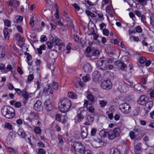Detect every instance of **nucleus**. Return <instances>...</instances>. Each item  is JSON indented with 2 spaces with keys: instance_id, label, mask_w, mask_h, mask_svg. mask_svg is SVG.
Returning a JSON list of instances; mask_svg holds the SVG:
<instances>
[{
  "instance_id": "nucleus-3",
  "label": "nucleus",
  "mask_w": 154,
  "mask_h": 154,
  "mask_svg": "<svg viewBox=\"0 0 154 154\" xmlns=\"http://www.w3.org/2000/svg\"><path fill=\"white\" fill-rule=\"evenodd\" d=\"M75 154H82L85 150V146L79 142H76L74 144Z\"/></svg>"
},
{
  "instance_id": "nucleus-12",
  "label": "nucleus",
  "mask_w": 154,
  "mask_h": 154,
  "mask_svg": "<svg viewBox=\"0 0 154 154\" xmlns=\"http://www.w3.org/2000/svg\"><path fill=\"white\" fill-rule=\"evenodd\" d=\"M45 107L48 111H51L53 108L51 101L49 100H46L44 102Z\"/></svg>"
},
{
  "instance_id": "nucleus-45",
  "label": "nucleus",
  "mask_w": 154,
  "mask_h": 154,
  "mask_svg": "<svg viewBox=\"0 0 154 154\" xmlns=\"http://www.w3.org/2000/svg\"><path fill=\"white\" fill-rule=\"evenodd\" d=\"M87 98L91 102H93L94 100V97L91 94L88 95L87 96Z\"/></svg>"
},
{
  "instance_id": "nucleus-22",
  "label": "nucleus",
  "mask_w": 154,
  "mask_h": 154,
  "mask_svg": "<svg viewBox=\"0 0 154 154\" xmlns=\"http://www.w3.org/2000/svg\"><path fill=\"white\" fill-rule=\"evenodd\" d=\"M17 134L21 138H24L26 137V135L25 132L22 128H19Z\"/></svg>"
},
{
  "instance_id": "nucleus-59",
  "label": "nucleus",
  "mask_w": 154,
  "mask_h": 154,
  "mask_svg": "<svg viewBox=\"0 0 154 154\" xmlns=\"http://www.w3.org/2000/svg\"><path fill=\"white\" fill-rule=\"evenodd\" d=\"M16 28L17 30L20 32L23 33V29L21 26L18 25L17 26Z\"/></svg>"
},
{
  "instance_id": "nucleus-2",
  "label": "nucleus",
  "mask_w": 154,
  "mask_h": 154,
  "mask_svg": "<svg viewBox=\"0 0 154 154\" xmlns=\"http://www.w3.org/2000/svg\"><path fill=\"white\" fill-rule=\"evenodd\" d=\"M1 113L4 116L9 119L13 118L15 114L14 109L8 106H4L2 108Z\"/></svg>"
},
{
  "instance_id": "nucleus-15",
  "label": "nucleus",
  "mask_w": 154,
  "mask_h": 154,
  "mask_svg": "<svg viewBox=\"0 0 154 154\" xmlns=\"http://www.w3.org/2000/svg\"><path fill=\"white\" fill-rule=\"evenodd\" d=\"M88 134V128L86 127H82L81 129V134L83 139L86 137Z\"/></svg>"
},
{
  "instance_id": "nucleus-18",
  "label": "nucleus",
  "mask_w": 154,
  "mask_h": 154,
  "mask_svg": "<svg viewBox=\"0 0 154 154\" xmlns=\"http://www.w3.org/2000/svg\"><path fill=\"white\" fill-rule=\"evenodd\" d=\"M54 41H55V39L52 38V36L50 38V41L48 42L46 44L47 45L48 48L50 49L52 48L54 46L56 48L57 47L55 46Z\"/></svg>"
},
{
  "instance_id": "nucleus-54",
  "label": "nucleus",
  "mask_w": 154,
  "mask_h": 154,
  "mask_svg": "<svg viewBox=\"0 0 154 154\" xmlns=\"http://www.w3.org/2000/svg\"><path fill=\"white\" fill-rule=\"evenodd\" d=\"M38 152V154H45V151L44 149L42 148L39 149Z\"/></svg>"
},
{
  "instance_id": "nucleus-9",
  "label": "nucleus",
  "mask_w": 154,
  "mask_h": 154,
  "mask_svg": "<svg viewBox=\"0 0 154 154\" xmlns=\"http://www.w3.org/2000/svg\"><path fill=\"white\" fill-rule=\"evenodd\" d=\"M116 87L117 89L120 92H126L129 88L128 86L126 84H125L123 85L121 82L119 83L118 85H116Z\"/></svg>"
},
{
  "instance_id": "nucleus-30",
  "label": "nucleus",
  "mask_w": 154,
  "mask_h": 154,
  "mask_svg": "<svg viewBox=\"0 0 154 154\" xmlns=\"http://www.w3.org/2000/svg\"><path fill=\"white\" fill-rule=\"evenodd\" d=\"M99 103L101 108H104L107 105V102L106 100H100L99 101Z\"/></svg>"
},
{
  "instance_id": "nucleus-33",
  "label": "nucleus",
  "mask_w": 154,
  "mask_h": 154,
  "mask_svg": "<svg viewBox=\"0 0 154 154\" xmlns=\"http://www.w3.org/2000/svg\"><path fill=\"white\" fill-rule=\"evenodd\" d=\"M102 142V140L101 139H99L97 140V141H94L93 143V144L95 146H96L95 147L98 148L100 146V145Z\"/></svg>"
},
{
  "instance_id": "nucleus-61",
  "label": "nucleus",
  "mask_w": 154,
  "mask_h": 154,
  "mask_svg": "<svg viewBox=\"0 0 154 154\" xmlns=\"http://www.w3.org/2000/svg\"><path fill=\"white\" fill-rule=\"evenodd\" d=\"M103 32L104 35L106 36H107L109 34V32L106 29H104L103 31Z\"/></svg>"
},
{
  "instance_id": "nucleus-29",
  "label": "nucleus",
  "mask_w": 154,
  "mask_h": 154,
  "mask_svg": "<svg viewBox=\"0 0 154 154\" xmlns=\"http://www.w3.org/2000/svg\"><path fill=\"white\" fill-rule=\"evenodd\" d=\"M101 137H105L108 135V133L106 130H103L101 131L99 133Z\"/></svg>"
},
{
  "instance_id": "nucleus-49",
  "label": "nucleus",
  "mask_w": 154,
  "mask_h": 154,
  "mask_svg": "<svg viewBox=\"0 0 154 154\" xmlns=\"http://www.w3.org/2000/svg\"><path fill=\"white\" fill-rule=\"evenodd\" d=\"M150 94V96L151 97H154V90L150 89L148 91Z\"/></svg>"
},
{
  "instance_id": "nucleus-1",
  "label": "nucleus",
  "mask_w": 154,
  "mask_h": 154,
  "mask_svg": "<svg viewBox=\"0 0 154 154\" xmlns=\"http://www.w3.org/2000/svg\"><path fill=\"white\" fill-rule=\"evenodd\" d=\"M58 107L61 112H66L69 111L72 106L71 100L67 98H63L59 101Z\"/></svg>"
},
{
  "instance_id": "nucleus-48",
  "label": "nucleus",
  "mask_w": 154,
  "mask_h": 154,
  "mask_svg": "<svg viewBox=\"0 0 154 154\" xmlns=\"http://www.w3.org/2000/svg\"><path fill=\"white\" fill-rule=\"evenodd\" d=\"M132 38H133V40L135 42H138L139 41V38L138 37H136L134 36H131L130 37L129 39L131 41H132Z\"/></svg>"
},
{
  "instance_id": "nucleus-5",
  "label": "nucleus",
  "mask_w": 154,
  "mask_h": 154,
  "mask_svg": "<svg viewBox=\"0 0 154 154\" xmlns=\"http://www.w3.org/2000/svg\"><path fill=\"white\" fill-rule=\"evenodd\" d=\"M121 131L119 128H116L112 130H110L108 133V137L110 139H113L119 136Z\"/></svg>"
},
{
  "instance_id": "nucleus-10",
  "label": "nucleus",
  "mask_w": 154,
  "mask_h": 154,
  "mask_svg": "<svg viewBox=\"0 0 154 154\" xmlns=\"http://www.w3.org/2000/svg\"><path fill=\"white\" fill-rule=\"evenodd\" d=\"M51 84H47L43 89V92L45 94L48 93V94H52L54 92V90L51 88Z\"/></svg>"
},
{
  "instance_id": "nucleus-56",
  "label": "nucleus",
  "mask_w": 154,
  "mask_h": 154,
  "mask_svg": "<svg viewBox=\"0 0 154 154\" xmlns=\"http://www.w3.org/2000/svg\"><path fill=\"white\" fill-rule=\"evenodd\" d=\"M129 136L131 139H134L135 137V133L134 132H131L130 133H129Z\"/></svg>"
},
{
  "instance_id": "nucleus-37",
  "label": "nucleus",
  "mask_w": 154,
  "mask_h": 154,
  "mask_svg": "<svg viewBox=\"0 0 154 154\" xmlns=\"http://www.w3.org/2000/svg\"><path fill=\"white\" fill-rule=\"evenodd\" d=\"M91 49L90 47H87L85 49L86 54H85L86 57H91V55L89 54V53L91 52Z\"/></svg>"
},
{
  "instance_id": "nucleus-34",
  "label": "nucleus",
  "mask_w": 154,
  "mask_h": 154,
  "mask_svg": "<svg viewBox=\"0 0 154 154\" xmlns=\"http://www.w3.org/2000/svg\"><path fill=\"white\" fill-rule=\"evenodd\" d=\"M57 138L58 140V143L61 145H62L64 143L63 138L62 136L60 134L57 135Z\"/></svg>"
},
{
  "instance_id": "nucleus-38",
  "label": "nucleus",
  "mask_w": 154,
  "mask_h": 154,
  "mask_svg": "<svg viewBox=\"0 0 154 154\" xmlns=\"http://www.w3.org/2000/svg\"><path fill=\"white\" fill-rule=\"evenodd\" d=\"M51 84V88H52L54 90H57L58 87V83L56 82H54Z\"/></svg>"
},
{
  "instance_id": "nucleus-58",
  "label": "nucleus",
  "mask_w": 154,
  "mask_h": 154,
  "mask_svg": "<svg viewBox=\"0 0 154 154\" xmlns=\"http://www.w3.org/2000/svg\"><path fill=\"white\" fill-rule=\"evenodd\" d=\"M139 110L138 108H136L134 109L133 111V115L135 116H137L139 113Z\"/></svg>"
},
{
  "instance_id": "nucleus-39",
  "label": "nucleus",
  "mask_w": 154,
  "mask_h": 154,
  "mask_svg": "<svg viewBox=\"0 0 154 154\" xmlns=\"http://www.w3.org/2000/svg\"><path fill=\"white\" fill-rule=\"evenodd\" d=\"M78 120L80 122L82 121L84 119V116L81 113H78L76 116Z\"/></svg>"
},
{
  "instance_id": "nucleus-50",
  "label": "nucleus",
  "mask_w": 154,
  "mask_h": 154,
  "mask_svg": "<svg viewBox=\"0 0 154 154\" xmlns=\"http://www.w3.org/2000/svg\"><path fill=\"white\" fill-rule=\"evenodd\" d=\"M97 131V129L95 128H93L91 131V135L92 136H94Z\"/></svg>"
},
{
  "instance_id": "nucleus-35",
  "label": "nucleus",
  "mask_w": 154,
  "mask_h": 154,
  "mask_svg": "<svg viewBox=\"0 0 154 154\" xmlns=\"http://www.w3.org/2000/svg\"><path fill=\"white\" fill-rule=\"evenodd\" d=\"M30 117L33 118V119H38V114L35 112H32L29 115Z\"/></svg>"
},
{
  "instance_id": "nucleus-14",
  "label": "nucleus",
  "mask_w": 154,
  "mask_h": 154,
  "mask_svg": "<svg viewBox=\"0 0 154 154\" xmlns=\"http://www.w3.org/2000/svg\"><path fill=\"white\" fill-rule=\"evenodd\" d=\"M34 108L37 111H40L42 109V102L40 100H37L34 104Z\"/></svg>"
},
{
  "instance_id": "nucleus-53",
  "label": "nucleus",
  "mask_w": 154,
  "mask_h": 154,
  "mask_svg": "<svg viewBox=\"0 0 154 154\" xmlns=\"http://www.w3.org/2000/svg\"><path fill=\"white\" fill-rule=\"evenodd\" d=\"M146 60V59L144 57H140L139 59V61L141 64H143L145 62Z\"/></svg>"
},
{
  "instance_id": "nucleus-32",
  "label": "nucleus",
  "mask_w": 154,
  "mask_h": 154,
  "mask_svg": "<svg viewBox=\"0 0 154 154\" xmlns=\"http://www.w3.org/2000/svg\"><path fill=\"white\" fill-rule=\"evenodd\" d=\"M98 0H87V3L90 6H93L97 4Z\"/></svg>"
},
{
  "instance_id": "nucleus-44",
  "label": "nucleus",
  "mask_w": 154,
  "mask_h": 154,
  "mask_svg": "<svg viewBox=\"0 0 154 154\" xmlns=\"http://www.w3.org/2000/svg\"><path fill=\"white\" fill-rule=\"evenodd\" d=\"M94 110V107L92 106L89 105L87 107V110L91 112H93Z\"/></svg>"
},
{
  "instance_id": "nucleus-26",
  "label": "nucleus",
  "mask_w": 154,
  "mask_h": 154,
  "mask_svg": "<svg viewBox=\"0 0 154 154\" xmlns=\"http://www.w3.org/2000/svg\"><path fill=\"white\" fill-rule=\"evenodd\" d=\"M15 137V134L13 132H11L9 133L7 139L9 140L10 141H12L14 139Z\"/></svg>"
},
{
  "instance_id": "nucleus-60",
  "label": "nucleus",
  "mask_w": 154,
  "mask_h": 154,
  "mask_svg": "<svg viewBox=\"0 0 154 154\" xmlns=\"http://www.w3.org/2000/svg\"><path fill=\"white\" fill-rule=\"evenodd\" d=\"M34 18L33 16L31 17L30 18L29 23L32 26H33L34 25Z\"/></svg>"
},
{
  "instance_id": "nucleus-19",
  "label": "nucleus",
  "mask_w": 154,
  "mask_h": 154,
  "mask_svg": "<svg viewBox=\"0 0 154 154\" xmlns=\"http://www.w3.org/2000/svg\"><path fill=\"white\" fill-rule=\"evenodd\" d=\"M114 64L118 65L121 70H124L125 67H126V65L122 62H120L119 61H116L114 62Z\"/></svg>"
},
{
  "instance_id": "nucleus-42",
  "label": "nucleus",
  "mask_w": 154,
  "mask_h": 154,
  "mask_svg": "<svg viewBox=\"0 0 154 154\" xmlns=\"http://www.w3.org/2000/svg\"><path fill=\"white\" fill-rule=\"evenodd\" d=\"M34 131L36 134H39L41 133V130L38 127H36L34 129Z\"/></svg>"
},
{
  "instance_id": "nucleus-23",
  "label": "nucleus",
  "mask_w": 154,
  "mask_h": 154,
  "mask_svg": "<svg viewBox=\"0 0 154 154\" xmlns=\"http://www.w3.org/2000/svg\"><path fill=\"white\" fill-rule=\"evenodd\" d=\"M4 35L5 39L8 40L10 37L9 34L8 32V29L7 28H5L3 30Z\"/></svg>"
},
{
  "instance_id": "nucleus-28",
  "label": "nucleus",
  "mask_w": 154,
  "mask_h": 154,
  "mask_svg": "<svg viewBox=\"0 0 154 154\" xmlns=\"http://www.w3.org/2000/svg\"><path fill=\"white\" fill-rule=\"evenodd\" d=\"M145 105L146 109H148L149 110H150L153 106V103L152 101H149L146 102Z\"/></svg>"
},
{
  "instance_id": "nucleus-62",
  "label": "nucleus",
  "mask_w": 154,
  "mask_h": 154,
  "mask_svg": "<svg viewBox=\"0 0 154 154\" xmlns=\"http://www.w3.org/2000/svg\"><path fill=\"white\" fill-rule=\"evenodd\" d=\"M33 75L32 74H31L28 76V81H31L33 79Z\"/></svg>"
},
{
  "instance_id": "nucleus-6",
  "label": "nucleus",
  "mask_w": 154,
  "mask_h": 154,
  "mask_svg": "<svg viewBox=\"0 0 154 154\" xmlns=\"http://www.w3.org/2000/svg\"><path fill=\"white\" fill-rule=\"evenodd\" d=\"M98 67L102 70L106 71L108 69V65L107 62L103 60L97 61L96 63Z\"/></svg>"
},
{
  "instance_id": "nucleus-47",
  "label": "nucleus",
  "mask_w": 154,
  "mask_h": 154,
  "mask_svg": "<svg viewBox=\"0 0 154 154\" xmlns=\"http://www.w3.org/2000/svg\"><path fill=\"white\" fill-rule=\"evenodd\" d=\"M5 127L9 130H11L12 128V126L10 123H6L5 124Z\"/></svg>"
},
{
  "instance_id": "nucleus-21",
  "label": "nucleus",
  "mask_w": 154,
  "mask_h": 154,
  "mask_svg": "<svg viewBox=\"0 0 154 154\" xmlns=\"http://www.w3.org/2000/svg\"><path fill=\"white\" fill-rule=\"evenodd\" d=\"M106 13L109 14L111 17H112L113 16L112 13L114 11V10L111 6L107 5L106 8Z\"/></svg>"
},
{
  "instance_id": "nucleus-11",
  "label": "nucleus",
  "mask_w": 154,
  "mask_h": 154,
  "mask_svg": "<svg viewBox=\"0 0 154 154\" xmlns=\"http://www.w3.org/2000/svg\"><path fill=\"white\" fill-rule=\"evenodd\" d=\"M148 100L147 97L144 95L141 96L137 101L138 104L143 105H145Z\"/></svg>"
},
{
  "instance_id": "nucleus-63",
  "label": "nucleus",
  "mask_w": 154,
  "mask_h": 154,
  "mask_svg": "<svg viewBox=\"0 0 154 154\" xmlns=\"http://www.w3.org/2000/svg\"><path fill=\"white\" fill-rule=\"evenodd\" d=\"M105 61L107 62V63L108 64L109 63H112L113 62V60L112 58H109V59H107Z\"/></svg>"
},
{
  "instance_id": "nucleus-8",
  "label": "nucleus",
  "mask_w": 154,
  "mask_h": 154,
  "mask_svg": "<svg viewBox=\"0 0 154 154\" xmlns=\"http://www.w3.org/2000/svg\"><path fill=\"white\" fill-rule=\"evenodd\" d=\"M100 86L103 89L109 90L112 88V85L110 81L107 80L103 81L101 84Z\"/></svg>"
},
{
  "instance_id": "nucleus-16",
  "label": "nucleus",
  "mask_w": 154,
  "mask_h": 154,
  "mask_svg": "<svg viewBox=\"0 0 154 154\" xmlns=\"http://www.w3.org/2000/svg\"><path fill=\"white\" fill-rule=\"evenodd\" d=\"M100 77V73L97 71L94 72L92 74V79L94 81L97 82L99 81Z\"/></svg>"
},
{
  "instance_id": "nucleus-13",
  "label": "nucleus",
  "mask_w": 154,
  "mask_h": 154,
  "mask_svg": "<svg viewBox=\"0 0 154 154\" xmlns=\"http://www.w3.org/2000/svg\"><path fill=\"white\" fill-rule=\"evenodd\" d=\"M142 145V144L141 143H139L134 146V151L136 154H141L142 149L141 147Z\"/></svg>"
},
{
  "instance_id": "nucleus-55",
  "label": "nucleus",
  "mask_w": 154,
  "mask_h": 154,
  "mask_svg": "<svg viewBox=\"0 0 154 154\" xmlns=\"http://www.w3.org/2000/svg\"><path fill=\"white\" fill-rule=\"evenodd\" d=\"M135 29L136 32L138 33H141L142 31L141 28L139 26L136 27L135 28Z\"/></svg>"
},
{
  "instance_id": "nucleus-41",
  "label": "nucleus",
  "mask_w": 154,
  "mask_h": 154,
  "mask_svg": "<svg viewBox=\"0 0 154 154\" xmlns=\"http://www.w3.org/2000/svg\"><path fill=\"white\" fill-rule=\"evenodd\" d=\"M93 35V38L95 40H96L99 36L98 34H96L93 31L91 33H90L88 34V35Z\"/></svg>"
},
{
  "instance_id": "nucleus-31",
  "label": "nucleus",
  "mask_w": 154,
  "mask_h": 154,
  "mask_svg": "<svg viewBox=\"0 0 154 154\" xmlns=\"http://www.w3.org/2000/svg\"><path fill=\"white\" fill-rule=\"evenodd\" d=\"M23 19V17L22 16H17L15 17L14 20L15 22L20 23L22 21Z\"/></svg>"
},
{
  "instance_id": "nucleus-17",
  "label": "nucleus",
  "mask_w": 154,
  "mask_h": 154,
  "mask_svg": "<svg viewBox=\"0 0 154 154\" xmlns=\"http://www.w3.org/2000/svg\"><path fill=\"white\" fill-rule=\"evenodd\" d=\"M52 38L54 39V40L55 39V41H54V42L55 46H57V48L60 50V46L63 44V43H62L61 41L57 37H54L52 36Z\"/></svg>"
},
{
  "instance_id": "nucleus-20",
  "label": "nucleus",
  "mask_w": 154,
  "mask_h": 154,
  "mask_svg": "<svg viewBox=\"0 0 154 154\" xmlns=\"http://www.w3.org/2000/svg\"><path fill=\"white\" fill-rule=\"evenodd\" d=\"M84 71L86 72H90L91 71L92 67L89 63H86L83 67Z\"/></svg>"
},
{
  "instance_id": "nucleus-4",
  "label": "nucleus",
  "mask_w": 154,
  "mask_h": 154,
  "mask_svg": "<svg viewBox=\"0 0 154 154\" xmlns=\"http://www.w3.org/2000/svg\"><path fill=\"white\" fill-rule=\"evenodd\" d=\"M119 108L121 111L125 114H128L131 112V107L130 105L126 103L121 104L119 106Z\"/></svg>"
},
{
  "instance_id": "nucleus-24",
  "label": "nucleus",
  "mask_w": 154,
  "mask_h": 154,
  "mask_svg": "<svg viewBox=\"0 0 154 154\" xmlns=\"http://www.w3.org/2000/svg\"><path fill=\"white\" fill-rule=\"evenodd\" d=\"M67 96L69 98L72 99H75L77 98V95L74 92L71 91L69 92Z\"/></svg>"
},
{
  "instance_id": "nucleus-43",
  "label": "nucleus",
  "mask_w": 154,
  "mask_h": 154,
  "mask_svg": "<svg viewBox=\"0 0 154 154\" xmlns=\"http://www.w3.org/2000/svg\"><path fill=\"white\" fill-rule=\"evenodd\" d=\"M5 49L3 47H0V57H3L5 55Z\"/></svg>"
},
{
  "instance_id": "nucleus-25",
  "label": "nucleus",
  "mask_w": 154,
  "mask_h": 154,
  "mask_svg": "<svg viewBox=\"0 0 154 154\" xmlns=\"http://www.w3.org/2000/svg\"><path fill=\"white\" fill-rule=\"evenodd\" d=\"M72 5L75 9L76 11L78 13L80 14L83 12V10L81 9L76 4H73Z\"/></svg>"
},
{
  "instance_id": "nucleus-40",
  "label": "nucleus",
  "mask_w": 154,
  "mask_h": 154,
  "mask_svg": "<svg viewBox=\"0 0 154 154\" xmlns=\"http://www.w3.org/2000/svg\"><path fill=\"white\" fill-rule=\"evenodd\" d=\"M4 24L5 26L10 27L11 25V22L8 20L6 19L4 20Z\"/></svg>"
},
{
  "instance_id": "nucleus-51",
  "label": "nucleus",
  "mask_w": 154,
  "mask_h": 154,
  "mask_svg": "<svg viewBox=\"0 0 154 154\" xmlns=\"http://www.w3.org/2000/svg\"><path fill=\"white\" fill-rule=\"evenodd\" d=\"M48 68L51 70V73L52 74L54 72V70L55 69V66L54 64H50L48 66Z\"/></svg>"
},
{
  "instance_id": "nucleus-52",
  "label": "nucleus",
  "mask_w": 154,
  "mask_h": 154,
  "mask_svg": "<svg viewBox=\"0 0 154 154\" xmlns=\"http://www.w3.org/2000/svg\"><path fill=\"white\" fill-rule=\"evenodd\" d=\"M88 120L89 122H92L94 120V117L90 115H88L87 117Z\"/></svg>"
},
{
  "instance_id": "nucleus-36",
  "label": "nucleus",
  "mask_w": 154,
  "mask_h": 154,
  "mask_svg": "<svg viewBox=\"0 0 154 154\" xmlns=\"http://www.w3.org/2000/svg\"><path fill=\"white\" fill-rule=\"evenodd\" d=\"M110 154H119V152L117 149L113 148L110 149Z\"/></svg>"
},
{
  "instance_id": "nucleus-64",
  "label": "nucleus",
  "mask_w": 154,
  "mask_h": 154,
  "mask_svg": "<svg viewBox=\"0 0 154 154\" xmlns=\"http://www.w3.org/2000/svg\"><path fill=\"white\" fill-rule=\"evenodd\" d=\"M82 154H92V153L90 150H87L85 151L84 150V152Z\"/></svg>"
},
{
  "instance_id": "nucleus-46",
  "label": "nucleus",
  "mask_w": 154,
  "mask_h": 154,
  "mask_svg": "<svg viewBox=\"0 0 154 154\" xmlns=\"http://www.w3.org/2000/svg\"><path fill=\"white\" fill-rule=\"evenodd\" d=\"M92 53H93L92 55L95 57L98 56L100 54L99 51L97 50L93 51Z\"/></svg>"
},
{
  "instance_id": "nucleus-7",
  "label": "nucleus",
  "mask_w": 154,
  "mask_h": 154,
  "mask_svg": "<svg viewBox=\"0 0 154 154\" xmlns=\"http://www.w3.org/2000/svg\"><path fill=\"white\" fill-rule=\"evenodd\" d=\"M126 81L128 83V84L131 87L134 86V89L137 91H140L143 89V87L140 83H138L134 85L133 82L129 79H126Z\"/></svg>"
},
{
  "instance_id": "nucleus-27",
  "label": "nucleus",
  "mask_w": 154,
  "mask_h": 154,
  "mask_svg": "<svg viewBox=\"0 0 154 154\" xmlns=\"http://www.w3.org/2000/svg\"><path fill=\"white\" fill-rule=\"evenodd\" d=\"M22 95L23 98L26 101H27L29 99V95L28 93L25 90H23Z\"/></svg>"
},
{
  "instance_id": "nucleus-57",
  "label": "nucleus",
  "mask_w": 154,
  "mask_h": 154,
  "mask_svg": "<svg viewBox=\"0 0 154 154\" xmlns=\"http://www.w3.org/2000/svg\"><path fill=\"white\" fill-rule=\"evenodd\" d=\"M15 90L17 92L18 95L19 96L21 95L22 94V92L19 88H15Z\"/></svg>"
}]
</instances>
